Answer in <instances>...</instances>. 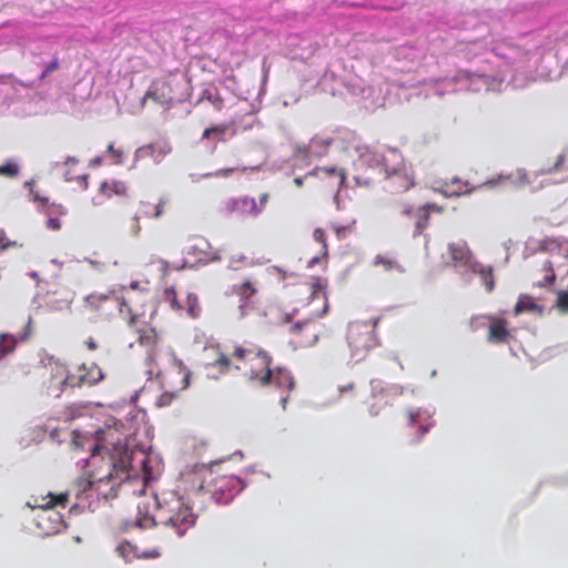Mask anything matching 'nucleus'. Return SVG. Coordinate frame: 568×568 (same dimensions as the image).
<instances>
[{
	"mask_svg": "<svg viewBox=\"0 0 568 568\" xmlns=\"http://www.w3.org/2000/svg\"><path fill=\"white\" fill-rule=\"evenodd\" d=\"M216 358L210 363L212 367L225 374L232 368L242 372L243 376L253 385L267 387L274 385L277 388L290 392L295 382L291 372L284 367H272V355L261 346L244 342L235 344L227 355L219 349Z\"/></svg>",
	"mask_w": 568,
	"mask_h": 568,
	"instance_id": "nucleus-1",
	"label": "nucleus"
},
{
	"mask_svg": "<svg viewBox=\"0 0 568 568\" xmlns=\"http://www.w3.org/2000/svg\"><path fill=\"white\" fill-rule=\"evenodd\" d=\"M193 496H196L193 488L185 496H180L174 491L156 495L153 515L139 518L138 526L144 529L163 526L179 537L184 536L189 529L194 527L197 519L194 501L191 500Z\"/></svg>",
	"mask_w": 568,
	"mask_h": 568,
	"instance_id": "nucleus-2",
	"label": "nucleus"
},
{
	"mask_svg": "<svg viewBox=\"0 0 568 568\" xmlns=\"http://www.w3.org/2000/svg\"><path fill=\"white\" fill-rule=\"evenodd\" d=\"M191 483L197 497L209 496L217 504H229L240 494L244 484L239 476L210 469L192 475Z\"/></svg>",
	"mask_w": 568,
	"mask_h": 568,
	"instance_id": "nucleus-3",
	"label": "nucleus"
},
{
	"mask_svg": "<svg viewBox=\"0 0 568 568\" xmlns=\"http://www.w3.org/2000/svg\"><path fill=\"white\" fill-rule=\"evenodd\" d=\"M381 317H373L369 321H355L348 325L347 342L353 356L362 357L369 349L379 345L376 327Z\"/></svg>",
	"mask_w": 568,
	"mask_h": 568,
	"instance_id": "nucleus-4",
	"label": "nucleus"
},
{
	"mask_svg": "<svg viewBox=\"0 0 568 568\" xmlns=\"http://www.w3.org/2000/svg\"><path fill=\"white\" fill-rule=\"evenodd\" d=\"M415 185L414 172L405 163L389 168L385 164L382 189L389 200L409 191Z\"/></svg>",
	"mask_w": 568,
	"mask_h": 568,
	"instance_id": "nucleus-5",
	"label": "nucleus"
},
{
	"mask_svg": "<svg viewBox=\"0 0 568 568\" xmlns=\"http://www.w3.org/2000/svg\"><path fill=\"white\" fill-rule=\"evenodd\" d=\"M120 481L121 478L118 477V469L114 464L108 462L98 470H92L88 479L81 480L79 485L82 486L81 491L93 488L98 494L106 498Z\"/></svg>",
	"mask_w": 568,
	"mask_h": 568,
	"instance_id": "nucleus-6",
	"label": "nucleus"
},
{
	"mask_svg": "<svg viewBox=\"0 0 568 568\" xmlns=\"http://www.w3.org/2000/svg\"><path fill=\"white\" fill-rule=\"evenodd\" d=\"M45 371L43 387L48 396L58 398L68 389H73L72 373L65 364L59 361H50Z\"/></svg>",
	"mask_w": 568,
	"mask_h": 568,
	"instance_id": "nucleus-7",
	"label": "nucleus"
},
{
	"mask_svg": "<svg viewBox=\"0 0 568 568\" xmlns=\"http://www.w3.org/2000/svg\"><path fill=\"white\" fill-rule=\"evenodd\" d=\"M129 325L132 326L138 335V343L146 349V361L149 365L155 364L156 355L162 342V335L155 327L140 321V315L132 313L129 318Z\"/></svg>",
	"mask_w": 568,
	"mask_h": 568,
	"instance_id": "nucleus-8",
	"label": "nucleus"
},
{
	"mask_svg": "<svg viewBox=\"0 0 568 568\" xmlns=\"http://www.w3.org/2000/svg\"><path fill=\"white\" fill-rule=\"evenodd\" d=\"M268 200L270 194L266 192L260 195L258 202L250 196L230 197L224 201L222 210L226 214H234L241 217L257 216L264 211Z\"/></svg>",
	"mask_w": 568,
	"mask_h": 568,
	"instance_id": "nucleus-9",
	"label": "nucleus"
},
{
	"mask_svg": "<svg viewBox=\"0 0 568 568\" xmlns=\"http://www.w3.org/2000/svg\"><path fill=\"white\" fill-rule=\"evenodd\" d=\"M169 205L166 197H160L155 202L141 201L136 214L130 217L129 225L125 227V233L129 236L138 237L141 233L140 219H159L161 217Z\"/></svg>",
	"mask_w": 568,
	"mask_h": 568,
	"instance_id": "nucleus-10",
	"label": "nucleus"
},
{
	"mask_svg": "<svg viewBox=\"0 0 568 568\" xmlns=\"http://www.w3.org/2000/svg\"><path fill=\"white\" fill-rule=\"evenodd\" d=\"M399 425L408 429L409 443L416 444L428 433L433 424L419 409L409 408L402 415Z\"/></svg>",
	"mask_w": 568,
	"mask_h": 568,
	"instance_id": "nucleus-11",
	"label": "nucleus"
},
{
	"mask_svg": "<svg viewBox=\"0 0 568 568\" xmlns=\"http://www.w3.org/2000/svg\"><path fill=\"white\" fill-rule=\"evenodd\" d=\"M71 373L73 378V388L93 386L104 377L102 369L94 363H91L90 365H79Z\"/></svg>",
	"mask_w": 568,
	"mask_h": 568,
	"instance_id": "nucleus-12",
	"label": "nucleus"
},
{
	"mask_svg": "<svg viewBox=\"0 0 568 568\" xmlns=\"http://www.w3.org/2000/svg\"><path fill=\"white\" fill-rule=\"evenodd\" d=\"M148 99H151L158 104H170L174 100L171 83L166 79H156L152 81L142 98V106L145 104Z\"/></svg>",
	"mask_w": 568,
	"mask_h": 568,
	"instance_id": "nucleus-13",
	"label": "nucleus"
},
{
	"mask_svg": "<svg viewBox=\"0 0 568 568\" xmlns=\"http://www.w3.org/2000/svg\"><path fill=\"white\" fill-rule=\"evenodd\" d=\"M290 332L296 336L295 342L302 346H312L317 342L320 335L318 325L311 320L294 323L290 327Z\"/></svg>",
	"mask_w": 568,
	"mask_h": 568,
	"instance_id": "nucleus-14",
	"label": "nucleus"
},
{
	"mask_svg": "<svg viewBox=\"0 0 568 568\" xmlns=\"http://www.w3.org/2000/svg\"><path fill=\"white\" fill-rule=\"evenodd\" d=\"M31 498L33 500V504L28 503L30 507L40 508L43 509L44 511H48L57 507L65 508L69 501V493H48L47 495H32Z\"/></svg>",
	"mask_w": 568,
	"mask_h": 568,
	"instance_id": "nucleus-15",
	"label": "nucleus"
},
{
	"mask_svg": "<svg viewBox=\"0 0 568 568\" xmlns=\"http://www.w3.org/2000/svg\"><path fill=\"white\" fill-rule=\"evenodd\" d=\"M333 142L331 136L315 135L306 145L298 146V152L305 158H322L328 153Z\"/></svg>",
	"mask_w": 568,
	"mask_h": 568,
	"instance_id": "nucleus-16",
	"label": "nucleus"
},
{
	"mask_svg": "<svg viewBox=\"0 0 568 568\" xmlns=\"http://www.w3.org/2000/svg\"><path fill=\"white\" fill-rule=\"evenodd\" d=\"M114 305L115 302L109 294L92 293L84 297V307L92 313L108 314Z\"/></svg>",
	"mask_w": 568,
	"mask_h": 568,
	"instance_id": "nucleus-17",
	"label": "nucleus"
},
{
	"mask_svg": "<svg viewBox=\"0 0 568 568\" xmlns=\"http://www.w3.org/2000/svg\"><path fill=\"white\" fill-rule=\"evenodd\" d=\"M489 327L487 339L494 344L507 343L510 332L507 327V321L497 316H488Z\"/></svg>",
	"mask_w": 568,
	"mask_h": 568,
	"instance_id": "nucleus-18",
	"label": "nucleus"
},
{
	"mask_svg": "<svg viewBox=\"0 0 568 568\" xmlns=\"http://www.w3.org/2000/svg\"><path fill=\"white\" fill-rule=\"evenodd\" d=\"M403 216H414L415 229L413 231L414 236H418L429 224L430 212L423 205L417 210H414L412 205H404L400 210Z\"/></svg>",
	"mask_w": 568,
	"mask_h": 568,
	"instance_id": "nucleus-19",
	"label": "nucleus"
},
{
	"mask_svg": "<svg viewBox=\"0 0 568 568\" xmlns=\"http://www.w3.org/2000/svg\"><path fill=\"white\" fill-rule=\"evenodd\" d=\"M38 527L49 536L60 532L65 527V523L59 513H51L39 518Z\"/></svg>",
	"mask_w": 568,
	"mask_h": 568,
	"instance_id": "nucleus-20",
	"label": "nucleus"
},
{
	"mask_svg": "<svg viewBox=\"0 0 568 568\" xmlns=\"http://www.w3.org/2000/svg\"><path fill=\"white\" fill-rule=\"evenodd\" d=\"M448 253L450 258L456 265L467 266L471 260V251L467 246L466 242H456L448 245Z\"/></svg>",
	"mask_w": 568,
	"mask_h": 568,
	"instance_id": "nucleus-21",
	"label": "nucleus"
},
{
	"mask_svg": "<svg viewBox=\"0 0 568 568\" xmlns=\"http://www.w3.org/2000/svg\"><path fill=\"white\" fill-rule=\"evenodd\" d=\"M556 274L552 263L545 261L539 270L534 274V285L537 287H547L554 284Z\"/></svg>",
	"mask_w": 568,
	"mask_h": 568,
	"instance_id": "nucleus-22",
	"label": "nucleus"
},
{
	"mask_svg": "<svg viewBox=\"0 0 568 568\" xmlns=\"http://www.w3.org/2000/svg\"><path fill=\"white\" fill-rule=\"evenodd\" d=\"M390 394H400L396 387L383 388L379 393H374L373 403L369 406V414L373 417L379 415L382 408L388 404V397Z\"/></svg>",
	"mask_w": 568,
	"mask_h": 568,
	"instance_id": "nucleus-23",
	"label": "nucleus"
},
{
	"mask_svg": "<svg viewBox=\"0 0 568 568\" xmlns=\"http://www.w3.org/2000/svg\"><path fill=\"white\" fill-rule=\"evenodd\" d=\"M99 192L109 199L113 195L123 196L128 192V185L125 182L118 180L103 181L99 186Z\"/></svg>",
	"mask_w": 568,
	"mask_h": 568,
	"instance_id": "nucleus-24",
	"label": "nucleus"
},
{
	"mask_svg": "<svg viewBox=\"0 0 568 568\" xmlns=\"http://www.w3.org/2000/svg\"><path fill=\"white\" fill-rule=\"evenodd\" d=\"M514 312H515V315H518L521 313H537L540 315V314H542V306L539 305L532 296L520 295L515 305Z\"/></svg>",
	"mask_w": 568,
	"mask_h": 568,
	"instance_id": "nucleus-25",
	"label": "nucleus"
},
{
	"mask_svg": "<svg viewBox=\"0 0 568 568\" xmlns=\"http://www.w3.org/2000/svg\"><path fill=\"white\" fill-rule=\"evenodd\" d=\"M172 148L168 142H155L141 146L139 153L145 156H152L155 160L164 158L171 152Z\"/></svg>",
	"mask_w": 568,
	"mask_h": 568,
	"instance_id": "nucleus-26",
	"label": "nucleus"
},
{
	"mask_svg": "<svg viewBox=\"0 0 568 568\" xmlns=\"http://www.w3.org/2000/svg\"><path fill=\"white\" fill-rule=\"evenodd\" d=\"M233 293L236 294L243 303H247L257 293V283L246 280L234 285Z\"/></svg>",
	"mask_w": 568,
	"mask_h": 568,
	"instance_id": "nucleus-27",
	"label": "nucleus"
},
{
	"mask_svg": "<svg viewBox=\"0 0 568 568\" xmlns=\"http://www.w3.org/2000/svg\"><path fill=\"white\" fill-rule=\"evenodd\" d=\"M201 101H207L214 110L219 112L224 109V99L215 88L205 89L202 93Z\"/></svg>",
	"mask_w": 568,
	"mask_h": 568,
	"instance_id": "nucleus-28",
	"label": "nucleus"
},
{
	"mask_svg": "<svg viewBox=\"0 0 568 568\" xmlns=\"http://www.w3.org/2000/svg\"><path fill=\"white\" fill-rule=\"evenodd\" d=\"M163 300L166 302L171 310L178 313L184 312V301L178 298L176 291L173 286L166 287L163 292Z\"/></svg>",
	"mask_w": 568,
	"mask_h": 568,
	"instance_id": "nucleus-29",
	"label": "nucleus"
},
{
	"mask_svg": "<svg viewBox=\"0 0 568 568\" xmlns=\"http://www.w3.org/2000/svg\"><path fill=\"white\" fill-rule=\"evenodd\" d=\"M229 130V125L225 124V123H220V124H215V125H212L207 129H205L202 133V140H205V139H216L219 141H223L224 140V135L226 133V131Z\"/></svg>",
	"mask_w": 568,
	"mask_h": 568,
	"instance_id": "nucleus-30",
	"label": "nucleus"
},
{
	"mask_svg": "<svg viewBox=\"0 0 568 568\" xmlns=\"http://www.w3.org/2000/svg\"><path fill=\"white\" fill-rule=\"evenodd\" d=\"M474 272L478 273L481 277L484 285L488 292H491L495 286L494 274L491 266L477 265Z\"/></svg>",
	"mask_w": 568,
	"mask_h": 568,
	"instance_id": "nucleus-31",
	"label": "nucleus"
},
{
	"mask_svg": "<svg viewBox=\"0 0 568 568\" xmlns=\"http://www.w3.org/2000/svg\"><path fill=\"white\" fill-rule=\"evenodd\" d=\"M184 306H185L184 311L192 318H196L201 313V305H200L199 298L195 294H192V293L187 294V296L184 301Z\"/></svg>",
	"mask_w": 568,
	"mask_h": 568,
	"instance_id": "nucleus-32",
	"label": "nucleus"
},
{
	"mask_svg": "<svg viewBox=\"0 0 568 568\" xmlns=\"http://www.w3.org/2000/svg\"><path fill=\"white\" fill-rule=\"evenodd\" d=\"M374 265H381L385 271L396 270L398 272H404V268L397 263V261L384 255H377L374 260Z\"/></svg>",
	"mask_w": 568,
	"mask_h": 568,
	"instance_id": "nucleus-33",
	"label": "nucleus"
},
{
	"mask_svg": "<svg viewBox=\"0 0 568 568\" xmlns=\"http://www.w3.org/2000/svg\"><path fill=\"white\" fill-rule=\"evenodd\" d=\"M320 172H323L328 176H338L341 184H343L346 179L345 172L341 169H337L336 166L315 168L312 172H310V175H317Z\"/></svg>",
	"mask_w": 568,
	"mask_h": 568,
	"instance_id": "nucleus-34",
	"label": "nucleus"
},
{
	"mask_svg": "<svg viewBox=\"0 0 568 568\" xmlns=\"http://www.w3.org/2000/svg\"><path fill=\"white\" fill-rule=\"evenodd\" d=\"M0 343L2 345V349L8 355L16 349L18 341L13 335L0 334Z\"/></svg>",
	"mask_w": 568,
	"mask_h": 568,
	"instance_id": "nucleus-35",
	"label": "nucleus"
},
{
	"mask_svg": "<svg viewBox=\"0 0 568 568\" xmlns=\"http://www.w3.org/2000/svg\"><path fill=\"white\" fill-rule=\"evenodd\" d=\"M19 174V166L13 161H7L0 165V175L9 179L16 178Z\"/></svg>",
	"mask_w": 568,
	"mask_h": 568,
	"instance_id": "nucleus-36",
	"label": "nucleus"
},
{
	"mask_svg": "<svg viewBox=\"0 0 568 568\" xmlns=\"http://www.w3.org/2000/svg\"><path fill=\"white\" fill-rule=\"evenodd\" d=\"M556 307L562 314H568V291L560 290L557 293Z\"/></svg>",
	"mask_w": 568,
	"mask_h": 568,
	"instance_id": "nucleus-37",
	"label": "nucleus"
},
{
	"mask_svg": "<svg viewBox=\"0 0 568 568\" xmlns=\"http://www.w3.org/2000/svg\"><path fill=\"white\" fill-rule=\"evenodd\" d=\"M313 239L322 245L321 252L324 256L327 255V236L323 229H315L313 232Z\"/></svg>",
	"mask_w": 568,
	"mask_h": 568,
	"instance_id": "nucleus-38",
	"label": "nucleus"
},
{
	"mask_svg": "<svg viewBox=\"0 0 568 568\" xmlns=\"http://www.w3.org/2000/svg\"><path fill=\"white\" fill-rule=\"evenodd\" d=\"M236 171L235 168H224V169H219L216 171H213V172H207V173H204L202 174V178L204 179H211V178H222V179H227L230 178L234 172Z\"/></svg>",
	"mask_w": 568,
	"mask_h": 568,
	"instance_id": "nucleus-39",
	"label": "nucleus"
},
{
	"mask_svg": "<svg viewBox=\"0 0 568 568\" xmlns=\"http://www.w3.org/2000/svg\"><path fill=\"white\" fill-rule=\"evenodd\" d=\"M178 397L176 392H164L162 393L155 402L158 407H166L172 404V402Z\"/></svg>",
	"mask_w": 568,
	"mask_h": 568,
	"instance_id": "nucleus-40",
	"label": "nucleus"
},
{
	"mask_svg": "<svg viewBox=\"0 0 568 568\" xmlns=\"http://www.w3.org/2000/svg\"><path fill=\"white\" fill-rule=\"evenodd\" d=\"M209 246V243L204 239H195L194 243L189 245L187 253H195L196 251H200L204 253V250Z\"/></svg>",
	"mask_w": 568,
	"mask_h": 568,
	"instance_id": "nucleus-41",
	"label": "nucleus"
},
{
	"mask_svg": "<svg viewBox=\"0 0 568 568\" xmlns=\"http://www.w3.org/2000/svg\"><path fill=\"white\" fill-rule=\"evenodd\" d=\"M509 178H514V181L521 185L529 183L527 172L524 169H517L516 172L511 174Z\"/></svg>",
	"mask_w": 568,
	"mask_h": 568,
	"instance_id": "nucleus-42",
	"label": "nucleus"
},
{
	"mask_svg": "<svg viewBox=\"0 0 568 568\" xmlns=\"http://www.w3.org/2000/svg\"><path fill=\"white\" fill-rule=\"evenodd\" d=\"M47 213L48 215L59 217L60 215L67 214V209L62 204L52 203L51 205L48 206Z\"/></svg>",
	"mask_w": 568,
	"mask_h": 568,
	"instance_id": "nucleus-43",
	"label": "nucleus"
},
{
	"mask_svg": "<svg viewBox=\"0 0 568 568\" xmlns=\"http://www.w3.org/2000/svg\"><path fill=\"white\" fill-rule=\"evenodd\" d=\"M22 246L17 241H9L3 231H0V251H3L8 247Z\"/></svg>",
	"mask_w": 568,
	"mask_h": 568,
	"instance_id": "nucleus-44",
	"label": "nucleus"
},
{
	"mask_svg": "<svg viewBox=\"0 0 568 568\" xmlns=\"http://www.w3.org/2000/svg\"><path fill=\"white\" fill-rule=\"evenodd\" d=\"M59 59L54 57L52 61L45 67L44 71L40 75V80L45 79L51 72L59 69Z\"/></svg>",
	"mask_w": 568,
	"mask_h": 568,
	"instance_id": "nucleus-45",
	"label": "nucleus"
},
{
	"mask_svg": "<svg viewBox=\"0 0 568 568\" xmlns=\"http://www.w3.org/2000/svg\"><path fill=\"white\" fill-rule=\"evenodd\" d=\"M354 392H355V383L354 382H347V383L338 386V393L341 396H344L346 394H353Z\"/></svg>",
	"mask_w": 568,
	"mask_h": 568,
	"instance_id": "nucleus-46",
	"label": "nucleus"
},
{
	"mask_svg": "<svg viewBox=\"0 0 568 568\" xmlns=\"http://www.w3.org/2000/svg\"><path fill=\"white\" fill-rule=\"evenodd\" d=\"M47 227L51 231H59L61 229V221L58 216H51L49 215V219L47 220Z\"/></svg>",
	"mask_w": 568,
	"mask_h": 568,
	"instance_id": "nucleus-47",
	"label": "nucleus"
},
{
	"mask_svg": "<svg viewBox=\"0 0 568 568\" xmlns=\"http://www.w3.org/2000/svg\"><path fill=\"white\" fill-rule=\"evenodd\" d=\"M179 374L182 376L180 389L187 388L189 383H190L189 379H190L191 373L187 369H180Z\"/></svg>",
	"mask_w": 568,
	"mask_h": 568,
	"instance_id": "nucleus-48",
	"label": "nucleus"
},
{
	"mask_svg": "<svg viewBox=\"0 0 568 568\" xmlns=\"http://www.w3.org/2000/svg\"><path fill=\"white\" fill-rule=\"evenodd\" d=\"M324 286L318 282H313L310 287H308V291L311 293V296L312 297H315L317 294L322 293Z\"/></svg>",
	"mask_w": 568,
	"mask_h": 568,
	"instance_id": "nucleus-49",
	"label": "nucleus"
},
{
	"mask_svg": "<svg viewBox=\"0 0 568 568\" xmlns=\"http://www.w3.org/2000/svg\"><path fill=\"white\" fill-rule=\"evenodd\" d=\"M430 213L442 214L444 212V206H440L436 203H426L424 205Z\"/></svg>",
	"mask_w": 568,
	"mask_h": 568,
	"instance_id": "nucleus-50",
	"label": "nucleus"
},
{
	"mask_svg": "<svg viewBox=\"0 0 568 568\" xmlns=\"http://www.w3.org/2000/svg\"><path fill=\"white\" fill-rule=\"evenodd\" d=\"M564 161H565V155L559 154L556 162L554 163L552 168H549L548 170H546V172L551 173L554 171H557L559 169V166L564 163Z\"/></svg>",
	"mask_w": 568,
	"mask_h": 568,
	"instance_id": "nucleus-51",
	"label": "nucleus"
},
{
	"mask_svg": "<svg viewBox=\"0 0 568 568\" xmlns=\"http://www.w3.org/2000/svg\"><path fill=\"white\" fill-rule=\"evenodd\" d=\"M161 552L159 549H152L151 551L143 552L141 557L143 558H158L160 557Z\"/></svg>",
	"mask_w": 568,
	"mask_h": 568,
	"instance_id": "nucleus-52",
	"label": "nucleus"
},
{
	"mask_svg": "<svg viewBox=\"0 0 568 568\" xmlns=\"http://www.w3.org/2000/svg\"><path fill=\"white\" fill-rule=\"evenodd\" d=\"M85 346L88 347V349L90 351H95L98 348V344L97 342L94 341V338L92 337H89L87 341H85Z\"/></svg>",
	"mask_w": 568,
	"mask_h": 568,
	"instance_id": "nucleus-53",
	"label": "nucleus"
},
{
	"mask_svg": "<svg viewBox=\"0 0 568 568\" xmlns=\"http://www.w3.org/2000/svg\"><path fill=\"white\" fill-rule=\"evenodd\" d=\"M31 324H32V321H31V318H29L27 322V325H26V333L21 337V341H26L29 337L30 331H31Z\"/></svg>",
	"mask_w": 568,
	"mask_h": 568,
	"instance_id": "nucleus-54",
	"label": "nucleus"
},
{
	"mask_svg": "<svg viewBox=\"0 0 568 568\" xmlns=\"http://www.w3.org/2000/svg\"><path fill=\"white\" fill-rule=\"evenodd\" d=\"M108 152H109V153H111V154H112V155H114V156H121V155H122V153H121L120 151H118V150H115V149H114L113 143H110V144L108 145Z\"/></svg>",
	"mask_w": 568,
	"mask_h": 568,
	"instance_id": "nucleus-55",
	"label": "nucleus"
},
{
	"mask_svg": "<svg viewBox=\"0 0 568 568\" xmlns=\"http://www.w3.org/2000/svg\"><path fill=\"white\" fill-rule=\"evenodd\" d=\"M79 163V160L74 156H68L67 160L64 161V165H69V164H78Z\"/></svg>",
	"mask_w": 568,
	"mask_h": 568,
	"instance_id": "nucleus-56",
	"label": "nucleus"
},
{
	"mask_svg": "<svg viewBox=\"0 0 568 568\" xmlns=\"http://www.w3.org/2000/svg\"><path fill=\"white\" fill-rule=\"evenodd\" d=\"M323 297L325 300V304H324L323 311L318 314L320 317L325 315L328 310V303H327V297H326L325 293H323Z\"/></svg>",
	"mask_w": 568,
	"mask_h": 568,
	"instance_id": "nucleus-57",
	"label": "nucleus"
},
{
	"mask_svg": "<svg viewBox=\"0 0 568 568\" xmlns=\"http://www.w3.org/2000/svg\"><path fill=\"white\" fill-rule=\"evenodd\" d=\"M303 183H304V178L302 176H297L294 179V184L297 186V187H301L303 186Z\"/></svg>",
	"mask_w": 568,
	"mask_h": 568,
	"instance_id": "nucleus-58",
	"label": "nucleus"
},
{
	"mask_svg": "<svg viewBox=\"0 0 568 568\" xmlns=\"http://www.w3.org/2000/svg\"><path fill=\"white\" fill-rule=\"evenodd\" d=\"M161 264H162V266H163L164 274H166L169 263H168L166 261H161Z\"/></svg>",
	"mask_w": 568,
	"mask_h": 568,
	"instance_id": "nucleus-59",
	"label": "nucleus"
},
{
	"mask_svg": "<svg viewBox=\"0 0 568 568\" xmlns=\"http://www.w3.org/2000/svg\"><path fill=\"white\" fill-rule=\"evenodd\" d=\"M64 180L68 181V182L72 181V176L69 174V172L65 173Z\"/></svg>",
	"mask_w": 568,
	"mask_h": 568,
	"instance_id": "nucleus-60",
	"label": "nucleus"
},
{
	"mask_svg": "<svg viewBox=\"0 0 568 568\" xmlns=\"http://www.w3.org/2000/svg\"><path fill=\"white\" fill-rule=\"evenodd\" d=\"M124 549H125V546H123V545L118 547V551H120L122 555H123Z\"/></svg>",
	"mask_w": 568,
	"mask_h": 568,
	"instance_id": "nucleus-61",
	"label": "nucleus"
},
{
	"mask_svg": "<svg viewBox=\"0 0 568 568\" xmlns=\"http://www.w3.org/2000/svg\"><path fill=\"white\" fill-rule=\"evenodd\" d=\"M317 262V257H313L312 263Z\"/></svg>",
	"mask_w": 568,
	"mask_h": 568,
	"instance_id": "nucleus-62",
	"label": "nucleus"
},
{
	"mask_svg": "<svg viewBox=\"0 0 568 568\" xmlns=\"http://www.w3.org/2000/svg\"><path fill=\"white\" fill-rule=\"evenodd\" d=\"M120 444V439L116 440V443H114L113 445L116 446Z\"/></svg>",
	"mask_w": 568,
	"mask_h": 568,
	"instance_id": "nucleus-63",
	"label": "nucleus"
}]
</instances>
